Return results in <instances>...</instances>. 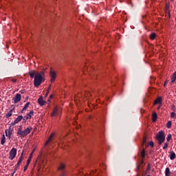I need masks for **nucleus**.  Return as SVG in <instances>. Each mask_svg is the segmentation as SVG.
<instances>
[{
	"mask_svg": "<svg viewBox=\"0 0 176 176\" xmlns=\"http://www.w3.org/2000/svg\"><path fill=\"white\" fill-rule=\"evenodd\" d=\"M174 108H175V106H173V107H172V109H174Z\"/></svg>",
	"mask_w": 176,
	"mask_h": 176,
	"instance_id": "nucleus-41",
	"label": "nucleus"
},
{
	"mask_svg": "<svg viewBox=\"0 0 176 176\" xmlns=\"http://www.w3.org/2000/svg\"><path fill=\"white\" fill-rule=\"evenodd\" d=\"M58 171H64L65 170V164L61 162L60 163L59 166H58Z\"/></svg>",
	"mask_w": 176,
	"mask_h": 176,
	"instance_id": "nucleus-10",
	"label": "nucleus"
},
{
	"mask_svg": "<svg viewBox=\"0 0 176 176\" xmlns=\"http://www.w3.org/2000/svg\"><path fill=\"white\" fill-rule=\"evenodd\" d=\"M29 75L30 78H35V75H36V72H35V71H31L29 72Z\"/></svg>",
	"mask_w": 176,
	"mask_h": 176,
	"instance_id": "nucleus-18",
	"label": "nucleus"
},
{
	"mask_svg": "<svg viewBox=\"0 0 176 176\" xmlns=\"http://www.w3.org/2000/svg\"><path fill=\"white\" fill-rule=\"evenodd\" d=\"M35 150H33V151L32 152V153L30 154V157H28V160H27V164H30V163H31V160L32 159V154L34 153Z\"/></svg>",
	"mask_w": 176,
	"mask_h": 176,
	"instance_id": "nucleus-16",
	"label": "nucleus"
},
{
	"mask_svg": "<svg viewBox=\"0 0 176 176\" xmlns=\"http://www.w3.org/2000/svg\"><path fill=\"white\" fill-rule=\"evenodd\" d=\"M162 103V98H158L155 100L154 104H161Z\"/></svg>",
	"mask_w": 176,
	"mask_h": 176,
	"instance_id": "nucleus-24",
	"label": "nucleus"
},
{
	"mask_svg": "<svg viewBox=\"0 0 176 176\" xmlns=\"http://www.w3.org/2000/svg\"><path fill=\"white\" fill-rule=\"evenodd\" d=\"M20 93H21V94H24L25 93V89L21 90V91H20Z\"/></svg>",
	"mask_w": 176,
	"mask_h": 176,
	"instance_id": "nucleus-38",
	"label": "nucleus"
},
{
	"mask_svg": "<svg viewBox=\"0 0 176 176\" xmlns=\"http://www.w3.org/2000/svg\"><path fill=\"white\" fill-rule=\"evenodd\" d=\"M13 115V110H10V111L6 114V118H10Z\"/></svg>",
	"mask_w": 176,
	"mask_h": 176,
	"instance_id": "nucleus-23",
	"label": "nucleus"
},
{
	"mask_svg": "<svg viewBox=\"0 0 176 176\" xmlns=\"http://www.w3.org/2000/svg\"><path fill=\"white\" fill-rule=\"evenodd\" d=\"M80 175H83V173H80Z\"/></svg>",
	"mask_w": 176,
	"mask_h": 176,
	"instance_id": "nucleus-42",
	"label": "nucleus"
},
{
	"mask_svg": "<svg viewBox=\"0 0 176 176\" xmlns=\"http://www.w3.org/2000/svg\"><path fill=\"white\" fill-rule=\"evenodd\" d=\"M160 109V107H158V109Z\"/></svg>",
	"mask_w": 176,
	"mask_h": 176,
	"instance_id": "nucleus-43",
	"label": "nucleus"
},
{
	"mask_svg": "<svg viewBox=\"0 0 176 176\" xmlns=\"http://www.w3.org/2000/svg\"><path fill=\"white\" fill-rule=\"evenodd\" d=\"M16 155H17V149H16L15 148H12L10 151V160H13V159L16 157Z\"/></svg>",
	"mask_w": 176,
	"mask_h": 176,
	"instance_id": "nucleus-4",
	"label": "nucleus"
},
{
	"mask_svg": "<svg viewBox=\"0 0 176 176\" xmlns=\"http://www.w3.org/2000/svg\"><path fill=\"white\" fill-rule=\"evenodd\" d=\"M34 116V111H30L29 113L26 115V119L28 120V119H31L32 116Z\"/></svg>",
	"mask_w": 176,
	"mask_h": 176,
	"instance_id": "nucleus-14",
	"label": "nucleus"
},
{
	"mask_svg": "<svg viewBox=\"0 0 176 176\" xmlns=\"http://www.w3.org/2000/svg\"><path fill=\"white\" fill-rule=\"evenodd\" d=\"M13 133V127L10 126L8 129L6 130V135L8 137V139L10 140L12 138V134Z\"/></svg>",
	"mask_w": 176,
	"mask_h": 176,
	"instance_id": "nucleus-6",
	"label": "nucleus"
},
{
	"mask_svg": "<svg viewBox=\"0 0 176 176\" xmlns=\"http://www.w3.org/2000/svg\"><path fill=\"white\" fill-rule=\"evenodd\" d=\"M28 166H30V164H26V165L24 166L23 171H27V168H28Z\"/></svg>",
	"mask_w": 176,
	"mask_h": 176,
	"instance_id": "nucleus-34",
	"label": "nucleus"
},
{
	"mask_svg": "<svg viewBox=\"0 0 176 176\" xmlns=\"http://www.w3.org/2000/svg\"><path fill=\"white\" fill-rule=\"evenodd\" d=\"M168 148V142H166L163 146V149H167Z\"/></svg>",
	"mask_w": 176,
	"mask_h": 176,
	"instance_id": "nucleus-33",
	"label": "nucleus"
},
{
	"mask_svg": "<svg viewBox=\"0 0 176 176\" xmlns=\"http://www.w3.org/2000/svg\"><path fill=\"white\" fill-rule=\"evenodd\" d=\"M170 160H174L175 159V153H174V151H170Z\"/></svg>",
	"mask_w": 176,
	"mask_h": 176,
	"instance_id": "nucleus-15",
	"label": "nucleus"
},
{
	"mask_svg": "<svg viewBox=\"0 0 176 176\" xmlns=\"http://www.w3.org/2000/svg\"><path fill=\"white\" fill-rule=\"evenodd\" d=\"M154 143L153 142L151 141L148 144H146V146H151V148H153Z\"/></svg>",
	"mask_w": 176,
	"mask_h": 176,
	"instance_id": "nucleus-27",
	"label": "nucleus"
},
{
	"mask_svg": "<svg viewBox=\"0 0 176 176\" xmlns=\"http://www.w3.org/2000/svg\"><path fill=\"white\" fill-rule=\"evenodd\" d=\"M171 138H172L171 134H168V136H167V138H166V141H167L168 142H170V140H171Z\"/></svg>",
	"mask_w": 176,
	"mask_h": 176,
	"instance_id": "nucleus-30",
	"label": "nucleus"
},
{
	"mask_svg": "<svg viewBox=\"0 0 176 176\" xmlns=\"http://www.w3.org/2000/svg\"><path fill=\"white\" fill-rule=\"evenodd\" d=\"M6 138L5 137V135H3L2 137H1V145L5 144V142H6Z\"/></svg>",
	"mask_w": 176,
	"mask_h": 176,
	"instance_id": "nucleus-17",
	"label": "nucleus"
},
{
	"mask_svg": "<svg viewBox=\"0 0 176 176\" xmlns=\"http://www.w3.org/2000/svg\"><path fill=\"white\" fill-rule=\"evenodd\" d=\"M12 100L14 104H17V102H20V101H21V95L20 94H16L15 97H14Z\"/></svg>",
	"mask_w": 176,
	"mask_h": 176,
	"instance_id": "nucleus-7",
	"label": "nucleus"
},
{
	"mask_svg": "<svg viewBox=\"0 0 176 176\" xmlns=\"http://www.w3.org/2000/svg\"><path fill=\"white\" fill-rule=\"evenodd\" d=\"M175 80H176V72L173 74V76L171 77L172 83H174V82H175Z\"/></svg>",
	"mask_w": 176,
	"mask_h": 176,
	"instance_id": "nucleus-20",
	"label": "nucleus"
},
{
	"mask_svg": "<svg viewBox=\"0 0 176 176\" xmlns=\"http://www.w3.org/2000/svg\"><path fill=\"white\" fill-rule=\"evenodd\" d=\"M60 176H67V172L63 171L62 173L60 174Z\"/></svg>",
	"mask_w": 176,
	"mask_h": 176,
	"instance_id": "nucleus-35",
	"label": "nucleus"
},
{
	"mask_svg": "<svg viewBox=\"0 0 176 176\" xmlns=\"http://www.w3.org/2000/svg\"><path fill=\"white\" fill-rule=\"evenodd\" d=\"M155 38H156V34L155 33H151L150 35V39H151L152 41H153V39H155Z\"/></svg>",
	"mask_w": 176,
	"mask_h": 176,
	"instance_id": "nucleus-25",
	"label": "nucleus"
},
{
	"mask_svg": "<svg viewBox=\"0 0 176 176\" xmlns=\"http://www.w3.org/2000/svg\"><path fill=\"white\" fill-rule=\"evenodd\" d=\"M170 168H166L165 170V175L166 176H170Z\"/></svg>",
	"mask_w": 176,
	"mask_h": 176,
	"instance_id": "nucleus-22",
	"label": "nucleus"
},
{
	"mask_svg": "<svg viewBox=\"0 0 176 176\" xmlns=\"http://www.w3.org/2000/svg\"><path fill=\"white\" fill-rule=\"evenodd\" d=\"M156 140L158 141L159 145H162L164 140H166V136L164 135V132L163 131H160L155 137Z\"/></svg>",
	"mask_w": 176,
	"mask_h": 176,
	"instance_id": "nucleus-3",
	"label": "nucleus"
},
{
	"mask_svg": "<svg viewBox=\"0 0 176 176\" xmlns=\"http://www.w3.org/2000/svg\"><path fill=\"white\" fill-rule=\"evenodd\" d=\"M167 83H168V80H166L164 82V86H166V85H167Z\"/></svg>",
	"mask_w": 176,
	"mask_h": 176,
	"instance_id": "nucleus-39",
	"label": "nucleus"
},
{
	"mask_svg": "<svg viewBox=\"0 0 176 176\" xmlns=\"http://www.w3.org/2000/svg\"><path fill=\"white\" fill-rule=\"evenodd\" d=\"M50 76L51 78L50 82L51 83H53L56 80V78H57V74L54 72V70H52V69H50Z\"/></svg>",
	"mask_w": 176,
	"mask_h": 176,
	"instance_id": "nucleus-5",
	"label": "nucleus"
},
{
	"mask_svg": "<svg viewBox=\"0 0 176 176\" xmlns=\"http://www.w3.org/2000/svg\"><path fill=\"white\" fill-rule=\"evenodd\" d=\"M28 107H30V102H27L25 106L23 107V109L21 110V112H24V111H25V109H27V108H28Z\"/></svg>",
	"mask_w": 176,
	"mask_h": 176,
	"instance_id": "nucleus-21",
	"label": "nucleus"
},
{
	"mask_svg": "<svg viewBox=\"0 0 176 176\" xmlns=\"http://www.w3.org/2000/svg\"><path fill=\"white\" fill-rule=\"evenodd\" d=\"M170 118H172V119H176V113H175V112H172L170 113Z\"/></svg>",
	"mask_w": 176,
	"mask_h": 176,
	"instance_id": "nucleus-28",
	"label": "nucleus"
},
{
	"mask_svg": "<svg viewBox=\"0 0 176 176\" xmlns=\"http://www.w3.org/2000/svg\"><path fill=\"white\" fill-rule=\"evenodd\" d=\"M171 124H172L171 121H168L166 124L167 129H170L171 128Z\"/></svg>",
	"mask_w": 176,
	"mask_h": 176,
	"instance_id": "nucleus-29",
	"label": "nucleus"
},
{
	"mask_svg": "<svg viewBox=\"0 0 176 176\" xmlns=\"http://www.w3.org/2000/svg\"><path fill=\"white\" fill-rule=\"evenodd\" d=\"M146 144V139H144L142 146L145 145Z\"/></svg>",
	"mask_w": 176,
	"mask_h": 176,
	"instance_id": "nucleus-37",
	"label": "nucleus"
},
{
	"mask_svg": "<svg viewBox=\"0 0 176 176\" xmlns=\"http://www.w3.org/2000/svg\"><path fill=\"white\" fill-rule=\"evenodd\" d=\"M53 95H50V98H52Z\"/></svg>",
	"mask_w": 176,
	"mask_h": 176,
	"instance_id": "nucleus-40",
	"label": "nucleus"
},
{
	"mask_svg": "<svg viewBox=\"0 0 176 176\" xmlns=\"http://www.w3.org/2000/svg\"><path fill=\"white\" fill-rule=\"evenodd\" d=\"M94 174H95L94 171H91L89 175H84V176H97V174H95V175Z\"/></svg>",
	"mask_w": 176,
	"mask_h": 176,
	"instance_id": "nucleus-31",
	"label": "nucleus"
},
{
	"mask_svg": "<svg viewBox=\"0 0 176 176\" xmlns=\"http://www.w3.org/2000/svg\"><path fill=\"white\" fill-rule=\"evenodd\" d=\"M147 176H151V175H147Z\"/></svg>",
	"mask_w": 176,
	"mask_h": 176,
	"instance_id": "nucleus-44",
	"label": "nucleus"
},
{
	"mask_svg": "<svg viewBox=\"0 0 176 176\" xmlns=\"http://www.w3.org/2000/svg\"><path fill=\"white\" fill-rule=\"evenodd\" d=\"M16 171H17V169H14L13 173H12L11 176L14 175V174H16Z\"/></svg>",
	"mask_w": 176,
	"mask_h": 176,
	"instance_id": "nucleus-36",
	"label": "nucleus"
},
{
	"mask_svg": "<svg viewBox=\"0 0 176 176\" xmlns=\"http://www.w3.org/2000/svg\"><path fill=\"white\" fill-rule=\"evenodd\" d=\"M51 87H52V85H50V86L48 87V88H47V92H46V94H45V97H47V96H48V94H49V92L50 91Z\"/></svg>",
	"mask_w": 176,
	"mask_h": 176,
	"instance_id": "nucleus-26",
	"label": "nucleus"
},
{
	"mask_svg": "<svg viewBox=\"0 0 176 176\" xmlns=\"http://www.w3.org/2000/svg\"><path fill=\"white\" fill-rule=\"evenodd\" d=\"M21 120H23V116H19L13 122L10 123V126H14L17 123H19V122H21Z\"/></svg>",
	"mask_w": 176,
	"mask_h": 176,
	"instance_id": "nucleus-8",
	"label": "nucleus"
},
{
	"mask_svg": "<svg viewBox=\"0 0 176 176\" xmlns=\"http://www.w3.org/2000/svg\"><path fill=\"white\" fill-rule=\"evenodd\" d=\"M38 102L41 107H43L46 104V101L43 100V98L41 96L38 98Z\"/></svg>",
	"mask_w": 176,
	"mask_h": 176,
	"instance_id": "nucleus-11",
	"label": "nucleus"
},
{
	"mask_svg": "<svg viewBox=\"0 0 176 176\" xmlns=\"http://www.w3.org/2000/svg\"><path fill=\"white\" fill-rule=\"evenodd\" d=\"M157 119V114H156V112H154L152 116L153 122H156Z\"/></svg>",
	"mask_w": 176,
	"mask_h": 176,
	"instance_id": "nucleus-19",
	"label": "nucleus"
},
{
	"mask_svg": "<svg viewBox=\"0 0 176 176\" xmlns=\"http://www.w3.org/2000/svg\"><path fill=\"white\" fill-rule=\"evenodd\" d=\"M43 82H45V72H36L34 80V87H39Z\"/></svg>",
	"mask_w": 176,
	"mask_h": 176,
	"instance_id": "nucleus-1",
	"label": "nucleus"
},
{
	"mask_svg": "<svg viewBox=\"0 0 176 176\" xmlns=\"http://www.w3.org/2000/svg\"><path fill=\"white\" fill-rule=\"evenodd\" d=\"M31 131H32V128L31 126H29L23 131V126H21L18 129L16 134L18 137H20V138H25V137H27V135H28Z\"/></svg>",
	"mask_w": 176,
	"mask_h": 176,
	"instance_id": "nucleus-2",
	"label": "nucleus"
},
{
	"mask_svg": "<svg viewBox=\"0 0 176 176\" xmlns=\"http://www.w3.org/2000/svg\"><path fill=\"white\" fill-rule=\"evenodd\" d=\"M24 155V153L23 152L19 157V160L17 162V164H16V167H19V166H20V164H21V162H23V156Z\"/></svg>",
	"mask_w": 176,
	"mask_h": 176,
	"instance_id": "nucleus-13",
	"label": "nucleus"
},
{
	"mask_svg": "<svg viewBox=\"0 0 176 176\" xmlns=\"http://www.w3.org/2000/svg\"><path fill=\"white\" fill-rule=\"evenodd\" d=\"M141 157H145V148L142 149V151L141 153Z\"/></svg>",
	"mask_w": 176,
	"mask_h": 176,
	"instance_id": "nucleus-32",
	"label": "nucleus"
},
{
	"mask_svg": "<svg viewBox=\"0 0 176 176\" xmlns=\"http://www.w3.org/2000/svg\"><path fill=\"white\" fill-rule=\"evenodd\" d=\"M60 115V108H58V107H56L54 109V111L52 113V116L54 117V116H58Z\"/></svg>",
	"mask_w": 176,
	"mask_h": 176,
	"instance_id": "nucleus-9",
	"label": "nucleus"
},
{
	"mask_svg": "<svg viewBox=\"0 0 176 176\" xmlns=\"http://www.w3.org/2000/svg\"><path fill=\"white\" fill-rule=\"evenodd\" d=\"M53 137H54V133H52L51 134V135L49 136L48 140H47V142L45 144V146H46L49 144V142H50V141H52V140H53Z\"/></svg>",
	"mask_w": 176,
	"mask_h": 176,
	"instance_id": "nucleus-12",
	"label": "nucleus"
}]
</instances>
